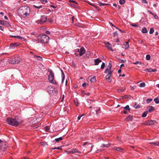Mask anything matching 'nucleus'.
<instances>
[{"mask_svg": "<svg viewBox=\"0 0 159 159\" xmlns=\"http://www.w3.org/2000/svg\"><path fill=\"white\" fill-rule=\"evenodd\" d=\"M152 72H156L157 71V70L156 69H152Z\"/></svg>", "mask_w": 159, "mask_h": 159, "instance_id": "62", "label": "nucleus"}, {"mask_svg": "<svg viewBox=\"0 0 159 159\" xmlns=\"http://www.w3.org/2000/svg\"><path fill=\"white\" fill-rule=\"evenodd\" d=\"M14 37L16 38H17L18 39H21V37L19 36H14Z\"/></svg>", "mask_w": 159, "mask_h": 159, "instance_id": "53", "label": "nucleus"}, {"mask_svg": "<svg viewBox=\"0 0 159 159\" xmlns=\"http://www.w3.org/2000/svg\"><path fill=\"white\" fill-rule=\"evenodd\" d=\"M87 85H88V84H86V83H84L82 84V86L83 87H87Z\"/></svg>", "mask_w": 159, "mask_h": 159, "instance_id": "51", "label": "nucleus"}, {"mask_svg": "<svg viewBox=\"0 0 159 159\" xmlns=\"http://www.w3.org/2000/svg\"><path fill=\"white\" fill-rule=\"evenodd\" d=\"M15 64H18L20 62V61L17 58H14Z\"/></svg>", "mask_w": 159, "mask_h": 159, "instance_id": "27", "label": "nucleus"}, {"mask_svg": "<svg viewBox=\"0 0 159 159\" xmlns=\"http://www.w3.org/2000/svg\"><path fill=\"white\" fill-rule=\"evenodd\" d=\"M105 66V63L104 62H102V63L101 66V68L102 69H103L104 68Z\"/></svg>", "mask_w": 159, "mask_h": 159, "instance_id": "47", "label": "nucleus"}, {"mask_svg": "<svg viewBox=\"0 0 159 159\" xmlns=\"http://www.w3.org/2000/svg\"><path fill=\"white\" fill-rule=\"evenodd\" d=\"M154 145L156 146H158L159 145V142L157 141L154 142Z\"/></svg>", "mask_w": 159, "mask_h": 159, "instance_id": "48", "label": "nucleus"}, {"mask_svg": "<svg viewBox=\"0 0 159 159\" xmlns=\"http://www.w3.org/2000/svg\"><path fill=\"white\" fill-rule=\"evenodd\" d=\"M126 120L129 121H131L132 120V116L130 115L128 116Z\"/></svg>", "mask_w": 159, "mask_h": 159, "instance_id": "21", "label": "nucleus"}, {"mask_svg": "<svg viewBox=\"0 0 159 159\" xmlns=\"http://www.w3.org/2000/svg\"><path fill=\"white\" fill-rule=\"evenodd\" d=\"M32 41L33 42H36L38 41V37H36L35 38H34V37L32 38Z\"/></svg>", "mask_w": 159, "mask_h": 159, "instance_id": "42", "label": "nucleus"}, {"mask_svg": "<svg viewBox=\"0 0 159 159\" xmlns=\"http://www.w3.org/2000/svg\"><path fill=\"white\" fill-rule=\"evenodd\" d=\"M151 58V56L149 55L148 54L146 55V59L147 60H149Z\"/></svg>", "mask_w": 159, "mask_h": 159, "instance_id": "35", "label": "nucleus"}, {"mask_svg": "<svg viewBox=\"0 0 159 159\" xmlns=\"http://www.w3.org/2000/svg\"><path fill=\"white\" fill-rule=\"evenodd\" d=\"M108 66V68H107L104 71V73H107V72H108L111 69V63L109 62V66Z\"/></svg>", "mask_w": 159, "mask_h": 159, "instance_id": "12", "label": "nucleus"}, {"mask_svg": "<svg viewBox=\"0 0 159 159\" xmlns=\"http://www.w3.org/2000/svg\"><path fill=\"white\" fill-rule=\"evenodd\" d=\"M134 108L138 109L140 107V106L139 104H137V103H136L135 102V105L134 106Z\"/></svg>", "mask_w": 159, "mask_h": 159, "instance_id": "32", "label": "nucleus"}, {"mask_svg": "<svg viewBox=\"0 0 159 159\" xmlns=\"http://www.w3.org/2000/svg\"><path fill=\"white\" fill-rule=\"evenodd\" d=\"M98 4L99 6H104V5H108L107 4L103 3L102 2H98Z\"/></svg>", "mask_w": 159, "mask_h": 159, "instance_id": "33", "label": "nucleus"}, {"mask_svg": "<svg viewBox=\"0 0 159 159\" xmlns=\"http://www.w3.org/2000/svg\"><path fill=\"white\" fill-rule=\"evenodd\" d=\"M113 34L114 35L118 36V34L117 31L115 32Z\"/></svg>", "mask_w": 159, "mask_h": 159, "instance_id": "60", "label": "nucleus"}, {"mask_svg": "<svg viewBox=\"0 0 159 159\" xmlns=\"http://www.w3.org/2000/svg\"><path fill=\"white\" fill-rule=\"evenodd\" d=\"M152 100V99L151 98H149L147 100L146 102L147 103H148L151 102Z\"/></svg>", "mask_w": 159, "mask_h": 159, "instance_id": "43", "label": "nucleus"}, {"mask_svg": "<svg viewBox=\"0 0 159 159\" xmlns=\"http://www.w3.org/2000/svg\"><path fill=\"white\" fill-rule=\"evenodd\" d=\"M131 25L132 26H133L134 27H138L139 26L137 25H136V24H131Z\"/></svg>", "mask_w": 159, "mask_h": 159, "instance_id": "57", "label": "nucleus"}, {"mask_svg": "<svg viewBox=\"0 0 159 159\" xmlns=\"http://www.w3.org/2000/svg\"><path fill=\"white\" fill-rule=\"evenodd\" d=\"M34 57L36 58L38 60L42 61L43 60L42 58L39 56L34 55Z\"/></svg>", "mask_w": 159, "mask_h": 159, "instance_id": "22", "label": "nucleus"}, {"mask_svg": "<svg viewBox=\"0 0 159 159\" xmlns=\"http://www.w3.org/2000/svg\"><path fill=\"white\" fill-rule=\"evenodd\" d=\"M9 62L11 64H15L14 59L12 58H10L9 60Z\"/></svg>", "mask_w": 159, "mask_h": 159, "instance_id": "19", "label": "nucleus"}, {"mask_svg": "<svg viewBox=\"0 0 159 159\" xmlns=\"http://www.w3.org/2000/svg\"><path fill=\"white\" fill-rule=\"evenodd\" d=\"M143 33L145 34L148 32V31L145 28H143L141 31Z\"/></svg>", "mask_w": 159, "mask_h": 159, "instance_id": "24", "label": "nucleus"}, {"mask_svg": "<svg viewBox=\"0 0 159 159\" xmlns=\"http://www.w3.org/2000/svg\"><path fill=\"white\" fill-rule=\"evenodd\" d=\"M62 138L61 137H60L59 138H56L55 139V140L57 142H59V141H61V140H62Z\"/></svg>", "mask_w": 159, "mask_h": 159, "instance_id": "34", "label": "nucleus"}, {"mask_svg": "<svg viewBox=\"0 0 159 159\" xmlns=\"http://www.w3.org/2000/svg\"><path fill=\"white\" fill-rule=\"evenodd\" d=\"M45 129L46 131H48L49 129V127L48 126H47L45 127Z\"/></svg>", "mask_w": 159, "mask_h": 159, "instance_id": "46", "label": "nucleus"}, {"mask_svg": "<svg viewBox=\"0 0 159 159\" xmlns=\"http://www.w3.org/2000/svg\"><path fill=\"white\" fill-rule=\"evenodd\" d=\"M102 61V60L99 59L94 60V64L95 65H98L99 63Z\"/></svg>", "mask_w": 159, "mask_h": 159, "instance_id": "13", "label": "nucleus"}, {"mask_svg": "<svg viewBox=\"0 0 159 159\" xmlns=\"http://www.w3.org/2000/svg\"><path fill=\"white\" fill-rule=\"evenodd\" d=\"M148 111H145L143 113V114H142V117H145L148 114Z\"/></svg>", "mask_w": 159, "mask_h": 159, "instance_id": "30", "label": "nucleus"}, {"mask_svg": "<svg viewBox=\"0 0 159 159\" xmlns=\"http://www.w3.org/2000/svg\"><path fill=\"white\" fill-rule=\"evenodd\" d=\"M70 6L74 7H78V4L75 1L70 0Z\"/></svg>", "mask_w": 159, "mask_h": 159, "instance_id": "11", "label": "nucleus"}, {"mask_svg": "<svg viewBox=\"0 0 159 159\" xmlns=\"http://www.w3.org/2000/svg\"><path fill=\"white\" fill-rule=\"evenodd\" d=\"M48 91L49 94H56L57 92V90L54 87L50 86L48 87Z\"/></svg>", "mask_w": 159, "mask_h": 159, "instance_id": "7", "label": "nucleus"}, {"mask_svg": "<svg viewBox=\"0 0 159 159\" xmlns=\"http://www.w3.org/2000/svg\"><path fill=\"white\" fill-rule=\"evenodd\" d=\"M148 12L150 14H151L152 15H153L154 13L152 12L150 10H148Z\"/></svg>", "mask_w": 159, "mask_h": 159, "instance_id": "61", "label": "nucleus"}, {"mask_svg": "<svg viewBox=\"0 0 159 159\" xmlns=\"http://www.w3.org/2000/svg\"><path fill=\"white\" fill-rule=\"evenodd\" d=\"M124 108L125 110H127L129 111L130 110L129 106L128 105L126 106L125 107H124Z\"/></svg>", "mask_w": 159, "mask_h": 159, "instance_id": "40", "label": "nucleus"}, {"mask_svg": "<svg viewBox=\"0 0 159 159\" xmlns=\"http://www.w3.org/2000/svg\"><path fill=\"white\" fill-rule=\"evenodd\" d=\"M142 2L143 3H144L145 4H147L148 3L147 1H146V0H142Z\"/></svg>", "mask_w": 159, "mask_h": 159, "instance_id": "56", "label": "nucleus"}, {"mask_svg": "<svg viewBox=\"0 0 159 159\" xmlns=\"http://www.w3.org/2000/svg\"><path fill=\"white\" fill-rule=\"evenodd\" d=\"M109 75H107L106 76V79L107 81L108 82H111V80L110 79V77Z\"/></svg>", "mask_w": 159, "mask_h": 159, "instance_id": "16", "label": "nucleus"}, {"mask_svg": "<svg viewBox=\"0 0 159 159\" xmlns=\"http://www.w3.org/2000/svg\"><path fill=\"white\" fill-rule=\"evenodd\" d=\"M2 21H3L4 22L3 23V24H2V25H5V26L8 25V23L7 22L4 21V20H2Z\"/></svg>", "mask_w": 159, "mask_h": 159, "instance_id": "41", "label": "nucleus"}, {"mask_svg": "<svg viewBox=\"0 0 159 159\" xmlns=\"http://www.w3.org/2000/svg\"><path fill=\"white\" fill-rule=\"evenodd\" d=\"M124 47L125 48V49H127L129 47V43L128 41L125 42L124 44Z\"/></svg>", "mask_w": 159, "mask_h": 159, "instance_id": "14", "label": "nucleus"}, {"mask_svg": "<svg viewBox=\"0 0 159 159\" xmlns=\"http://www.w3.org/2000/svg\"><path fill=\"white\" fill-rule=\"evenodd\" d=\"M71 152L72 153H75V152H77V153H81V152L79 151L77 149H73L72 150V151H71Z\"/></svg>", "mask_w": 159, "mask_h": 159, "instance_id": "25", "label": "nucleus"}, {"mask_svg": "<svg viewBox=\"0 0 159 159\" xmlns=\"http://www.w3.org/2000/svg\"><path fill=\"white\" fill-rule=\"evenodd\" d=\"M85 52V49L83 47H82L80 49H76V52L74 54L76 56H81L83 55Z\"/></svg>", "mask_w": 159, "mask_h": 159, "instance_id": "5", "label": "nucleus"}, {"mask_svg": "<svg viewBox=\"0 0 159 159\" xmlns=\"http://www.w3.org/2000/svg\"><path fill=\"white\" fill-rule=\"evenodd\" d=\"M148 109L149 111L151 112L154 110V108L152 106H149L148 107Z\"/></svg>", "mask_w": 159, "mask_h": 159, "instance_id": "17", "label": "nucleus"}, {"mask_svg": "<svg viewBox=\"0 0 159 159\" xmlns=\"http://www.w3.org/2000/svg\"><path fill=\"white\" fill-rule=\"evenodd\" d=\"M74 101L75 105L76 106H78V105L79 104V102H78L77 99H74Z\"/></svg>", "mask_w": 159, "mask_h": 159, "instance_id": "36", "label": "nucleus"}, {"mask_svg": "<svg viewBox=\"0 0 159 159\" xmlns=\"http://www.w3.org/2000/svg\"><path fill=\"white\" fill-rule=\"evenodd\" d=\"M124 90V89H118L117 90L119 92H122Z\"/></svg>", "mask_w": 159, "mask_h": 159, "instance_id": "55", "label": "nucleus"}, {"mask_svg": "<svg viewBox=\"0 0 159 159\" xmlns=\"http://www.w3.org/2000/svg\"><path fill=\"white\" fill-rule=\"evenodd\" d=\"M7 147L6 143L2 142L1 139H0V149L1 150L4 151L6 149Z\"/></svg>", "mask_w": 159, "mask_h": 159, "instance_id": "6", "label": "nucleus"}, {"mask_svg": "<svg viewBox=\"0 0 159 159\" xmlns=\"http://www.w3.org/2000/svg\"><path fill=\"white\" fill-rule=\"evenodd\" d=\"M49 72V74L48 75V80L49 82L53 84H56V82L55 80L54 77V73L51 70H48Z\"/></svg>", "mask_w": 159, "mask_h": 159, "instance_id": "4", "label": "nucleus"}, {"mask_svg": "<svg viewBox=\"0 0 159 159\" xmlns=\"http://www.w3.org/2000/svg\"><path fill=\"white\" fill-rule=\"evenodd\" d=\"M41 145L43 146H47L48 145L47 143L45 142H42L40 143Z\"/></svg>", "mask_w": 159, "mask_h": 159, "instance_id": "29", "label": "nucleus"}, {"mask_svg": "<svg viewBox=\"0 0 159 159\" xmlns=\"http://www.w3.org/2000/svg\"><path fill=\"white\" fill-rule=\"evenodd\" d=\"M152 68H146L145 69V71L148 72H152Z\"/></svg>", "mask_w": 159, "mask_h": 159, "instance_id": "31", "label": "nucleus"}, {"mask_svg": "<svg viewBox=\"0 0 159 159\" xmlns=\"http://www.w3.org/2000/svg\"><path fill=\"white\" fill-rule=\"evenodd\" d=\"M154 101L156 104H159V98L157 97L154 99Z\"/></svg>", "mask_w": 159, "mask_h": 159, "instance_id": "28", "label": "nucleus"}, {"mask_svg": "<svg viewBox=\"0 0 159 159\" xmlns=\"http://www.w3.org/2000/svg\"><path fill=\"white\" fill-rule=\"evenodd\" d=\"M53 149H59V150H61L62 149L61 148V147H60L57 148H53Z\"/></svg>", "mask_w": 159, "mask_h": 159, "instance_id": "54", "label": "nucleus"}, {"mask_svg": "<svg viewBox=\"0 0 159 159\" xmlns=\"http://www.w3.org/2000/svg\"><path fill=\"white\" fill-rule=\"evenodd\" d=\"M84 114H83V115H79L78 116V118H77V119H78V120H80L82 116H84Z\"/></svg>", "mask_w": 159, "mask_h": 159, "instance_id": "50", "label": "nucleus"}, {"mask_svg": "<svg viewBox=\"0 0 159 159\" xmlns=\"http://www.w3.org/2000/svg\"><path fill=\"white\" fill-rule=\"evenodd\" d=\"M117 140L119 141V143H121V142L120 140V139L119 137H117Z\"/></svg>", "mask_w": 159, "mask_h": 159, "instance_id": "59", "label": "nucleus"}, {"mask_svg": "<svg viewBox=\"0 0 159 159\" xmlns=\"http://www.w3.org/2000/svg\"><path fill=\"white\" fill-rule=\"evenodd\" d=\"M145 124L146 125H151L156 124L157 122L154 120H148L145 122Z\"/></svg>", "mask_w": 159, "mask_h": 159, "instance_id": "8", "label": "nucleus"}, {"mask_svg": "<svg viewBox=\"0 0 159 159\" xmlns=\"http://www.w3.org/2000/svg\"><path fill=\"white\" fill-rule=\"evenodd\" d=\"M112 73V71L110 70L108 72V74L107 75H109L110 76H111V74Z\"/></svg>", "mask_w": 159, "mask_h": 159, "instance_id": "52", "label": "nucleus"}, {"mask_svg": "<svg viewBox=\"0 0 159 159\" xmlns=\"http://www.w3.org/2000/svg\"><path fill=\"white\" fill-rule=\"evenodd\" d=\"M62 74V80L61 83H63L65 79V75L64 72L62 70H61Z\"/></svg>", "mask_w": 159, "mask_h": 159, "instance_id": "18", "label": "nucleus"}, {"mask_svg": "<svg viewBox=\"0 0 159 159\" xmlns=\"http://www.w3.org/2000/svg\"><path fill=\"white\" fill-rule=\"evenodd\" d=\"M106 47L110 50L113 52L114 50L112 49L111 45L109 42H107L105 43Z\"/></svg>", "mask_w": 159, "mask_h": 159, "instance_id": "10", "label": "nucleus"}, {"mask_svg": "<svg viewBox=\"0 0 159 159\" xmlns=\"http://www.w3.org/2000/svg\"><path fill=\"white\" fill-rule=\"evenodd\" d=\"M154 32V30L153 28H151L149 31V34H152Z\"/></svg>", "mask_w": 159, "mask_h": 159, "instance_id": "39", "label": "nucleus"}, {"mask_svg": "<svg viewBox=\"0 0 159 159\" xmlns=\"http://www.w3.org/2000/svg\"><path fill=\"white\" fill-rule=\"evenodd\" d=\"M90 81L91 82L94 83L96 82V77L95 76H93L92 77L90 80Z\"/></svg>", "mask_w": 159, "mask_h": 159, "instance_id": "23", "label": "nucleus"}, {"mask_svg": "<svg viewBox=\"0 0 159 159\" xmlns=\"http://www.w3.org/2000/svg\"><path fill=\"white\" fill-rule=\"evenodd\" d=\"M152 15L153 16L155 19H158V17L157 15L155 14L154 13L153 15Z\"/></svg>", "mask_w": 159, "mask_h": 159, "instance_id": "49", "label": "nucleus"}, {"mask_svg": "<svg viewBox=\"0 0 159 159\" xmlns=\"http://www.w3.org/2000/svg\"><path fill=\"white\" fill-rule=\"evenodd\" d=\"M20 39L22 40H23V41H25L26 40V39H25L24 38H23V37H22L21 38V39Z\"/></svg>", "mask_w": 159, "mask_h": 159, "instance_id": "64", "label": "nucleus"}, {"mask_svg": "<svg viewBox=\"0 0 159 159\" xmlns=\"http://www.w3.org/2000/svg\"><path fill=\"white\" fill-rule=\"evenodd\" d=\"M47 20V17L45 16H41L40 19L39 20V23L42 24L45 23Z\"/></svg>", "mask_w": 159, "mask_h": 159, "instance_id": "9", "label": "nucleus"}, {"mask_svg": "<svg viewBox=\"0 0 159 159\" xmlns=\"http://www.w3.org/2000/svg\"><path fill=\"white\" fill-rule=\"evenodd\" d=\"M110 146V144H102L101 146V147L102 148H107L109 147Z\"/></svg>", "mask_w": 159, "mask_h": 159, "instance_id": "26", "label": "nucleus"}, {"mask_svg": "<svg viewBox=\"0 0 159 159\" xmlns=\"http://www.w3.org/2000/svg\"><path fill=\"white\" fill-rule=\"evenodd\" d=\"M72 19H71V20L73 23L74 21H76V18H75L74 17V16H72Z\"/></svg>", "mask_w": 159, "mask_h": 159, "instance_id": "45", "label": "nucleus"}, {"mask_svg": "<svg viewBox=\"0 0 159 159\" xmlns=\"http://www.w3.org/2000/svg\"><path fill=\"white\" fill-rule=\"evenodd\" d=\"M133 64L135 65H137L138 64H139L140 65H142L141 62L139 61H137L133 63Z\"/></svg>", "mask_w": 159, "mask_h": 159, "instance_id": "44", "label": "nucleus"}, {"mask_svg": "<svg viewBox=\"0 0 159 159\" xmlns=\"http://www.w3.org/2000/svg\"><path fill=\"white\" fill-rule=\"evenodd\" d=\"M145 86V84L144 83H142L140 84L139 87H143Z\"/></svg>", "mask_w": 159, "mask_h": 159, "instance_id": "37", "label": "nucleus"}, {"mask_svg": "<svg viewBox=\"0 0 159 159\" xmlns=\"http://www.w3.org/2000/svg\"><path fill=\"white\" fill-rule=\"evenodd\" d=\"M37 35V34L35 33V32L33 33L31 35V37L33 38L34 37L33 35Z\"/></svg>", "mask_w": 159, "mask_h": 159, "instance_id": "58", "label": "nucleus"}, {"mask_svg": "<svg viewBox=\"0 0 159 159\" xmlns=\"http://www.w3.org/2000/svg\"><path fill=\"white\" fill-rule=\"evenodd\" d=\"M30 13V8L26 6H22L19 8L17 13L21 17L25 18L29 16Z\"/></svg>", "mask_w": 159, "mask_h": 159, "instance_id": "1", "label": "nucleus"}, {"mask_svg": "<svg viewBox=\"0 0 159 159\" xmlns=\"http://www.w3.org/2000/svg\"><path fill=\"white\" fill-rule=\"evenodd\" d=\"M125 2V0H120L119 1L120 4L121 5H122L124 4Z\"/></svg>", "mask_w": 159, "mask_h": 159, "instance_id": "38", "label": "nucleus"}, {"mask_svg": "<svg viewBox=\"0 0 159 159\" xmlns=\"http://www.w3.org/2000/svg\"><path fill=\"white\" fill-rule=\"evenodd\" d=\"M113 149L116 151H119V152H121L123 150V149L122 148H120L119 147H118V148L115 147Z\"/></svg>", "mask_w": 159, "mask_h": 159, "instance_id": "20", "label": "nucleus"}, {"mask_svg": "<svg viewBox=\"0 0 159 159\" xmlns=\"http://www.w3.org/2000/svg\"><path fill=\"white\" fill-rule=\"evenodd\" d=\"M46 33L47 34H50V33L49 31H46Z\"/></svg>", "mask_w": 159, "mask_h": 159, "instance_id": "63", "label": "nucleus"}, {"mask_svg": "<svg viewBox=\"0 0 159 159\" xmlns=\"http://www.w3.org/2000/svg\"><path fill=\"white\" fill-rule=\"evenodd\" d=\"M18 45H17V43H13L10 44V46L11 48L13 49L15 47H16Z\"/></svg>", "mask_w": 159, "mask_h": 159, "instance_id": "15", "label": "nucleus"}, {"mask_svg": "<svg viewBox=\"0 0 159 159\" xmlns=\"http://www.w3.org/2000/svg\"><path fill=\"white\" fill-rule=\"evenodd\" d=\"M38 41L43 43H48L49 40V37L45 34L40 35L38 36Z\"/></svg>", "mask_w": 159, "mask_h": 159, "instance_id": "2", "label": "nucleus"}, {"mask_svg": "<svg viewBox=\"0 0 159 159\" xmlns=\"http://www.w3.org/2000/svg\"><path fill=\"white\" fill-rule=\"evenodd\" d=\"M7 121L9 125L12 126H16L19 124V122L16 119L11 118H8Z\"/></svg>", "mask_w": 159, "mask_h": 159, "instance_id": "3", "label": "nucleus"}]
</instances>
